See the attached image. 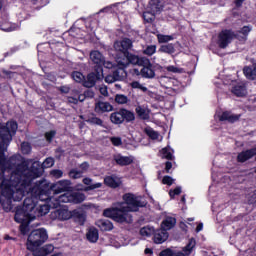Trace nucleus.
Returning a JSON list of instances; mask_svg holds the SVG:
<instances>
[{
  "instance_id": "nucleus-42",
  "label": "nucleus",
  "mask_w": 256,
  "mask_h": 256,
  "mask_svg": "<svg viewBox=\"0 0 256 256\" xmlns=\"http://www.w3.org/2000/svg\"><path fill=\"white\" fill-rule=\"evenodd\" d=\"M87 123L90 125H98L99 127H103V121L97 116L88 118Z\"/></svg>"
},
{
  "instance_id": "nucleus-50",
  "label": "nucleus",
  "mask_w": 256,
  "mask_h": 256,
  "mask_svg": "<svg viewBox=\"0 0 256 256\" xmlns=\"http://www.w3.org/2000/svg\"><path fill=\"white\" fill-rule=\"evenodd\" d=\"M115 101L119 104V105H125V103H127L128 99L127 96L123 95V94H117L115 96Z\"/></svg>"
},
{
  "instance_id": "nucleus-29",
  "label": "nucleus",
  "mask_w": 256,
  "mask_h": 256,
  "mask_svg": "<svg viewBox=\"0 0 256 256\" xmlns=\"http://www.w3.org/2000/svg\"><path fill=\"white\" fill-rule=\"evenodd\" d=\"M175 225H177V219H175V217L167 216L161 223V229H164V231H171Z\"/></svg>"
},
{
  "instance_id": "nucleus-25",
  "label": "nucleus",
  "mask_w": 256,
  "mask_h": 256,
  "mask_svg": "<svg viewBox=\"0 0 256 256\" xmlns=\"http://www.w3.org/2000/svg\"><path fill=\"white\" fill-rule=\"evenodd\" d=\"M165 7V2L163 0H150L148 3L149 11L152 13H161Z\"/></svg>"
},
{
  "instance_id": "nucleus-11",
  "label": "nucleus",
  "mask_w": 256,
  "mask_h": 256,
  "mask_svg": "<svg viewBox=\"0 0 256 256\" xmlns=\"http://www.w3.org/2000/svg\"><path fill=\"white\" fill-rule=\"evenodd\" d=\"M235 39V32L231 29L221 30L218 34L217 45L220 49H227Z\"/></svg>"
},
{
  "instance_id": "nucleus-61",
  "label": "nucleus",
  "mask_w": 256,
  "mask_h": 256,
  "mask_svg": "<svg viewBox=\"0 0 256 256\" xmlns=\"http://www.w3.org/2000/svg\"><path fill=\"white\" fill-rule=\"evenodd\" d=\"M173 250H171L170 248L168 249H164L160 252L159 256H173Z\"/></svg>"
},
{
  "instance_id": "nucleus-56",
  "label": "nucleus",
  "mask_w": 256,
  "mask_h": 256,
  "mask_svg": "<svg viewBox=\"0 0 256 256\" xmlns=\"http://www.w3.org/2000/svg\"><path fill=\"white\" fill-rule=\"evenodd\" d=\"M20 232L22 235H27L29 233V224L27 222L20 223Z\"/></svg>"
},
{
  "instance_id": "nucleus-12",
  "label": "nucleus",
  "mask_w": 256,
  "mask_h": 256,
  "mask_svg": "<svg viewBox=\"0 0 256 256\" xmlns=\"http://www.w3.org/2000/svg\"><path fill=\"white\" fill-rule=\"evenodd\" d=\"M101 79H103V69L94 68V71L90 72L87 75V79L84 80L83 87L91 89L92 87H95L97 81H101Z\"/></svg>"
},
{
  "instance_id": "nucleus-14",
  "label": "nucleus",
  "mask_w": 256,
  "mask_h": 256,
  "mask_svg": "<svg viewBox=\"0 0 256 256\" xmlns=\"http://www.w3.org/2000/svg\"><path fill=\"white\" fill-rule=\"evenodd\" d=\"M32 189L33 187L30 188L31 197H26L23 201V206H22V209L30 213H33V211H35V207H37V199L41 201L38 197H35V195H33V192L31 191Z\"/></svg>"
},
{
  "instance_id": "nucleus-17",
  "label": "nucleus",
  "mask_w": 256,
  "mask_h": 256,
  "mask_svg": "<svg viewBox=\"0 0 256 256\" xmlns=\"http://www.w3.org/2000/svg\"><path fill=\"white\" fill-rule=\"evenodd\" d=\"M94 111L97 115H103V113H111L113 111V105L110 102L97 101L95 102Z\"/></svg>"
},
{
  "instance_id": "nucleus-47",
  "label": "nucleus",
  "mask_w": 256,
  "mask_h": 256,
  "mask_svg": "<svg viewBox=\"0 0 256 256\" xmlns=\"http://www.w3.org/2000/svg\"><path fill=\"white\" fill-rule=\"evenodd\" d=\"M157 51V46L155 45H150L147 46L146 49L143 51L144 55H148L149 57H151V55H155Z\"/></svg>"
},
{
  "instance_id": "nucleus-53",
  "label": "nucleus",
  "mask_w": 256,
  "mask_h": 256,
  "mask_svg": "<svg viewBox=\"0 0 256 256\" xmlns=\"http://www.w3.org/2000/svg\"><path fill=\"white\" fill-rule=\"evenodd\" d=\"M181 186H177L176 188H174V189H171L170 191H169V196H170V198L171 199H175V196L176 195H181Z\"/></svg>"
},
{
  "instance_id": "nucleus-46",
  "label": "nucleus",
  "mask_w": 256,
  "mask_h": 256,
  "mask_svg": "<svg viewBox=\"0 0 256 256\" xmlns=\"http://www.w3.org/2000/svg\"><path fill=\"white\" fill-rule=\"evenodd\" d=\"M74 217H76V219L80 225H85V221H87V216L85 215V213L76 212L74 214Z\"/></svg>"
},
{
  "instance_id": "nucleus-54",
  "label": "nucleus",
  "mask_w": 256,
  "mask_h": 256,
  "mask_svg": "<svg viewBox=\"0 0 256 256\" xmlns=\"http://www.w3.org/2000/svg\"><path fill=\"white\" fill-rule=\"evenodd\" d=\"M146 135H148V137L153 140L159 139V132H157L153 129L146 130Z\"/></svg>"
},
{
  "instance_id": "nucleus-58",
  "label": "nucleus",
  "mask_w": 256,
  "mask_h": 256,
  "mask_svg": "<svg viewBox=\"0 0 256 256\" xmlns=\"http://www.w3.org/2000/svg\"><path fill=\"white\" fill-rule=\"evenodd\" d=\"M49 210H50L49 205L44 204V205H40V208L38 211L40 215H47V213H49Z\"/></svg>"
},
{
  "instance_id": "nucleus-57",
  "label": "nucleus",
  "mask_w": 256,
  "mask_h": 256,
  "mask_svg": "<svg viewBox=\"0 0 256 256\" xmlns=\"http://www.w3.org/2000/svg\"><path fill=\"white\" fill-rule=\"evenodd\" d=\"M110 141L114 147H119L123 145V140H121V137H111Z\"/></svg>"
},
{
  "instance_id": "nucleus-40",
  "label": "nucleus",
  "mask_w": 256,
  "mask_h": 256,
  "mask_svg": "<svg viewBox=\"0 0 256 256\" xmlns=\"http://www.w3.org/2000/svg\"><path fill=\"white\" fill-rule=\"evenodd\" d=\"M135 112L140 119H144V120L149 119V114H147V111L145 110V108H143L141 106H137L135 108Z\"/></svg>"
},
{
  "instance_id": "nucleus-5",
  "label": "nucleus",
  "mask_w": 256,
  "mask_h": 256,
  "mask_svg": "<svg viewBox=\"0 0 256 256\" xmlns=\"http://www.w3.org/2000/svg\"><path fill=\"white\" fill-rule=\"evenodd\" d=\"M103 215L113 219L116 223H128L129 225L133 223V216L129 214V207L107 208L103 211Z\"/></svg>"
},
{
  "instance_id": "nucleus-6",
  "label": "nucleus",
  "mask_w": 256,
  "mask_h": 256,
  "mask_svg": "<svg viewBox=\"0 0 256 256\" xmlns=\"http://www.w3.org/2000/svg\"><path fill=\"white\" fill-rule=\"evenodd\" d=\"M49 239L47 230L44 228L33 230L29 235L26 242L27 249H35V247H41L45 241Z\"/></svg>"
},
{
  "instance_id": "nucleus-20",
  "label": "nucleus",
  "mask_w": 256,
  "mask_h": 256,
  "mask_svg": "<svg viewBox=\"0 0 256 256\" xmlns=\"http://www.w3.org/2000/svg\"><path fill=\"white\" fill-rule=\"evenodd\" d=\"M31 217V212L25 210V208L17 207L14 215V221L16 223H27V219Z\"/></svg>"
},
{
  "instance_id": "nucleus-48",
  "label": "nucleus",
  "mask_w": 256,
  "mask_h": 256,
  "mask_svg": "<svg viewBox=\"0 0 256 256\" xmlns=\"http://www.w3.org/2000/svg\"><path fill=\"white\" fill-rule=\"evenodd\" d=\"M55 135H57V131L51 130L44 134V137L48 143H51L53 139H55Z\"/></svg>"
},
{
  "instance_id": "nucleus-10",
  "label": "nucleus",
  "mask_w": 256,
  "mask_h": 256,
  "mask_svg": "<svg viewBox=\"0 0 256 256\" xmlns=\"http://www.w3.org/2000/svg\"><path fill=\"white\" fill-rule=\"evenodd\" d=\"M124 203L129 207V211H139V207H146L147 202L139 200V197L133 193H125L122 196Z\"/></svg>"
},
{
  "instance_id": "nucleus-9",
  "label": "nucleus",
  "mask_w": 256,
  "mask_h": 256,
  "mask_svg": "<svg viewBox=\"0 0 256 256\" xmlns=\"http://www.w3.org/2000/svg\"><path fill=\"white\" fill-rule=\"evenodd\" d=\"M87 197L81 192H66L58 197L59 203H73L74 205H79L83 203Z\"/></svg>"
},
{
  "instance_id": "nucleus-35",
  "label": "nucleus",
  "mask_w": 256,
  "mask_h": 256,
  "mask_svg": "<svg viewBox=\"0 0 256 256\" xmlns=\"http://www.w3.org/2000/svg\"><path fill=\"white\" fill-rule=\"evenodd\" d=\"M104 185H106V187H110L111 189H117L120 184L113 176H106L104 178Z\"/></svg>"
},
{
  "instance_id": "nucleus-4",
  "label": "nucleus",
  "mask_w": 256,
  "mask_h": 256,
  "mask_svg": "<svg viewBox=\"0 0 256 256\" xmlns=\"http://www.w3.org/2000/svg\"><path fill=\"white\" fill-rule=\"evenodd\" d=\"M133 48V41L129 38H124L120 41V45L115 46L117 51L116 60L120 61L122 67H129V65H138L141 67L142 63H145L147 57H139L137 54L129 52Z\"/></svg>"
},
{
  "instance_id": "nucleus-19",
  "label": "nucleus",
  "mask_w": 256,
  "mask_h": 256,
  "mask_svg": "<svg viewBox=\"0 0 256 256\" xmlns=\"http://www.w3.org/2000/svg\"><path fill=\"white\" fill-rule=\"evenodd\" d=\"M113 161L119 167H128V165H133L134 158L133 156H123L122 154H114Z\"/></svg>"
},
{
  "instance_id": "nucleus-39",
  "label": "nucleus",
  "mask_w": 256,
  "mask_h": 256,
  "mask_svg": "<svg viewBox=\"0 0 256 256\" xmlns=\"http://www.w3.org/2000/svg\"><path fill=\"white\" fill-rule=\"evenodd\" d=\"M196 241L195 238H191L188 242V244L183 248V251L186 255H191V252L195 248Z\"/></svg>"
},
{
  "instance_id": "nucleus-26",
  "label": "nucleus",
  "mask_w": 256,
  "mask_h": 256,
  "mask_svg": "<svg viewBox=\"0 0 256 256\" xmlns=\"http://www.w3.org/2000/svg\"><path fill=\"white\" fill-rule=\"evenodd\" d=\"M243 73L249 81H256V62H252V65L244 66Z\"/></svg>"
},
{
  "instance_id": "nucleus-24",
  "label": "nucleus",
  "mask_w": 256,
  "mask_h": 256,
  "mask_svg": "<svg viewBox=\"0 0 256 256\" xmlns=\"http://www.w3.org/2000/svg\"><path fill=\"white\" fill-rule=\"evenodd\" d=\"M169 239V232L167 230L161 228L156 230L154 233V243L157 245H161V243H165Z\"/></svg>"
},
{
  "instance_id": "nucleus-2",
  "label": "nucleus",
  "mask_w": 256,
  "mask_h": 256,
  "mask_svg": "<svg viewBox=\"0 0 256 256\" xmlns=\"http://www.w3.org/2000/svg\"><path fill=\"white\" fill-rule=\"evenodd\" d=\"M71 189V181L60 180L54 184L49 183L47 179L37 181L32 186V195L42 201H49L51 199V193L53 195H59V193H68Z\"/></svg>"
},
{
  "instance_id": "nucleus-7",
  "label": "nucleus",
  "mask_w": 256,
  "mask_h": 256,
  "mask_svg": "<svg viewBox=\"0 0 256 256\" xmlns=\"http://www.w3.org/2000/svg\"><path fill=\"white\" fill-rule=\"evenodd\" d=\"M135 120V113L126 108H120L110 114V121L113 125H123V123H131Z\"/></svg>"
},
{
  "instance_id": "nucleus-8",
  "label": "nucleus",
  "mask_w": 256,
  "mask_h": 256,
  "mask_svg": "<svg viewBox=\"0 0 256 256\" xmlns=\"http://www.w3.org/2000/svg\"><path fill=\"white\" fill-rule=\"evenodd\" d=\"M43 175V166L41 165V162H34L32 163L31 167L28 168L27 174L25 175L26 179L24 180V185L26 187H29L34 179H38V177H41Z\"/></svg>"
},
{
  "instance_id": "nucleus-41",
  "label": "nucleus",
  "mask_w": 256,
  "mask_h": 256,
  "mask_svg": "<svg viewBox=\"0 0 256 256\" xmlns=\"http://www.w3.org/2000/svg\"><path fill=\"white\" fill-rule=\"evenodd\" d=\"M70 179H81L83 177V171L77 169H71L69 171Z\"/></svg>"
},
{
  "instance_id": "nucleus-1",
  "label": "nucleus",
  "mask_w": 256,
  "mask_h": 256,
  "mask_svg": "<svg viewBox=\"0 0 256 256\" xmlns=\"http://www.w3.org/2000/svg\"><path fill=\"white\" fill-rule=\"evenodd\" d=\"M0 133L2 135V142H0V189H1V196H0V204L3 207L4 211L9 212L11 211V199H13V195L10 198L3 194V181L9 183V179H5V170L7 169V165H9V160L5 155L7 151V147H9V143H11V132H9L7 126L0 128Z\"/></svg>"
},
{
  "instance_id": "nucleus-3",
  "label": "nucleus",
  "mask_w": 256,
  "mask_h": 256,
  "mask_svg": "<svg viewBox=\"0 0 256 256\" xmlns=\"http://www.w3.org/2000/svg\"><path fill=\"white\" fill-rule=\"evenodd\" d=\"M27 171H29V164L26 161L17 164L15 170L10 175L8 183L2 182L4 187L2 195H6L10 199L11 195L17 191V187H27V184H25Z\"/></svg>"
},
{
  "instance_id": "nucleus-59",
  "label": "nucleus",
  "mask_w": 256,
  "mask_h": 256,
  "mask_svg": "<svg viewBox=\"0 0 256 256\" xmlns=\"http://www.w3.org/2000/svg\"><path fill=\"white\" fill-rule=\"evenodd\" d=\"M167 71H169V73H181V68H178L177 66L174 65H170L167 66Z\"/></svg>"
},
{
  "instance_id": "nucleus-22",
  "label": "nucleus",
  "mask_w": 256,
  "mask_h": 256,
  "mask_svg": "<svg viewBox=\"0 0 256 256\" xmlns=\"http://www.w3.org/2000/svg\"><path fill=\"white\" fill-rule=\"evenodd\" d=\"M256 155V147L244 150L237 155V162L238 163H246V161H249V159H253Z\"/></svg>"
},
{
  "instance_id": "nucleus-33",
  "label": "nucleus",
  "mask_w": 256,
  "mask_h": 256,
  "mask_svg": "<svg viewBox=\"0 0 256 256\" xmlns=\"http://www.w3.org/2000/svg\"><path fill=\"white\" fill-rule=\"evenodd\" d=\"M97 227L102 231H113V223L109 220H99Z\"/></svg>"
},
{
  "instance_id": "nucleus-51",
  "label": "nucleus",
  "mask_w": 256,
  "mask_h": 256,
  "mask_svg": "<svg viewBox=\"0 0 256 256\" xmlns=\"http://www.w3.org/2000/svg\"><path fill=\"white\" fill-rule=\"evenodd\" d=\"M21 149L24 155H29L31 153V144L29 142H22Z\"/></svg>"
},
{
  "instance_id": "nucleus-37",
  "label": "nucleus",
  "mask_w": 256,
  "mask_h": 256,
  "mask_svg": "<svg viewBox=\"0 0 256 256\" xmlns=\"http://www.w3.org/2000/svg\"><path fill=\"white\" fill-rule=\"evenodd\" d=\"M155 15H157L156 12H153L151 10L146 11L143 13L142 17L144 19V23H152L155 21Z\"/></svg>"
},
{
  "instance_id": "nucleus-16",
  "label": "nucleus",
  "mask_w": 256,
  "mask_h": 256,
  "mask_svg": "<svg viewBox=\"0 0 256 256\" xmlns=\"http://www.w3.org/2000/svg\"><path fill=\"white\" fill-rule=\"evenodd\" d=\"M90 59L94 63V69H103L105 65V57L99 52V50H93L90 52Z\"/></svg>"
},
{
  "instance_id": "nucleus-34",
  "label": "nucleus",
  "mask_w": 256,
  "mask_h": 256,
  "mask_svg": "<svg viewBox=\"0 0 256 256\" xmlns=\"http://www.w3.org/2000/svg\"><path fill=\"white\" fill-rule=\"evenodd\" d=\"M158 51L159 53H166L167 55H173V53H175V44L168 43V44L161 45Z\"/></svg>"
},
{
  "instance_id": "nucleus-27",
  "label": "nucleus",
  "mask_w": 256,
  "mask_h": 256,
  "mask_svg": "<svg viewBox=\"0 0 256 256\" xmlns=\"http://www.w3.org/2000/svg\"><path fill=\"white\" fill-rule=\"evenodd\" d=\"M241 119V114H231L229 111H224L219 117V121H228V123H237Z\"/></svg>"
},
{
  "instance_id": "nucleus-60",
  "label": "nucleus",
  "mask_w": 256,
  "mask_h": 256,
  "mask_svg": "<svg viewBox=\"0 0 256 256\" xmlns=\"http://www.w3.org/2000/svg\"><path fill=\"white\" fill-rule=\"evenodd\" d=\"M89 162H83L79 165V168L81 169L80 171H82V174L85 173V171H89Z\"/></svg>"
},
{
  "instance_id": "nucleus-64",
  "label": "nucleus",
  "mask_w": 256,
  "mask_h": 256,
  "mask_svg": "<svg viewBox=\"0 0 256 256\" xmlns=\"http://www.w3.org/2000/svg\"><path fill=\"white\" fill-rule=\"evenodd\" d=\"M51 174L53 177H56V179H61V177H63V171L61 170H53Z\"/></svg>"
},
{
  "instance_id": "nucleus-49",
  "label": "nucleus",
  "mask_w": 256,
  "mask_h": 256,
  "mask_svg": "<svg viewBox=\"0 0 256 256\" xmlns=\"http://www.w3.org/2000/svg\"><path fill=\"white\" fill-rule=\"evenodd\" d=\"M169 41H173V36L171 35H158V42L159 43H169Z\"/></svg>"
},
{
  "instance_id": "nucleus-13",
  "label": "nucleus",
  "mask_w": 256,
  "mask_h": 256,
  "mask_svg": "<svg viewBox=\"0 0 256 256\" xmlns=\"http://www.w3.org/2000/svg\"><path fill=\"white\" fill-rule=\"evenodd\" d=\"M140 67H142L140 73L144 79H153V77H155V66L151 63L149 58H146Z\"/></svg>"
},
{
  "instance_id": "nucleus-45",
  "label": "nucleus",
  "mask_w": 256,
  "mask_h": 256,
  "mask_svg": "<svg viewBox=\"0 0 256 256\" xmlns=\"http://www.w3.org/2000/svg\"><path fill=\"white\" fill-rule=\"evenodd\" d=\"M253 31V26L248 25V26H243L238 33H240V35H244V37H249V33Z\"/></svg>"
},
{
  "instance_id": "nucleus-23",
  "label": "nucleus",
  "mask_w": 256,
  "mask_h": 256,
  "mask_svg": "<svg viewBox=\"0 0 256 256\" xmlns=\"http://www.w3.org/2000/svg\"><path fill=\"white\" fill-rule=\"evenodd\" d=\"M117 63V67L112 71V74L114 75L116 81H122V79L127 77V71L125 70L127 68L121 65L120 60H117Z\"/></svg>"
},
{
  "instance_id": "nucleus-36",
  "label": "nucleus",
  "mask_w": 256,
  "mask_h": 256,
  "mask_svg": "<svg viewBox=\"0 0 256 256\" xmlns=\"http://www.w3.org/2000/svg\"><path fill=\"white\" fill-rule=\"evenodd\" d=\"M160 153L162 155V159H167L168 161H173V159H175L170 147L162 148Z\"/></svg>"
},
{
  "instance_id": "nucleus-38",
  "label": "nucleus",
  "mask_w": 256,
  "mask_h": 256,
  "mask_svg": "<svg viewBox=\"0 0 256 256\" xmlns=\"http://www.w3.org/2000/svg\"><path fill=\"white\" fill-rule=\"evenodd\" d=\"M71 78L73 79V81H75L76 83H85V75H83L81 72L79 71H73L71 73Z\"/></svg>"
},
{
  "instance_id": "nucleus-21",
  "label": "nucleus",
  "mask_w": 256,
  "mask_h": 256,
  "mask_svg": "<svg viewBox=\"0 0 256 256\" xmlns=\"http://www.w3.org/2000/svg\"><path fill=\"white\" fill-rule=\"evenodd\" d=\"M52 219H58V221H69L71 217H73V214H71V211L68 209H57L52 214Z\"/></svg>"
},
{
  "instance_id": "nucleus-15",
  "label": "nucleus",
  "mask_w": 256,
  "mask_h": 256,
  "mask_svg": "<svg viewBox=\"0 0 256 256\" xmlns=\"http://www.w3.org/2000/svg\"><path fill=\"white\" fill-rule=\"evenodd\" d=\"M55 247L52 244H46L44 246L35 247L34 249H28L32 252L33 256H47L53 253Z\"/></svg>"
},
{
  "instance_id": "nucleus-18",
  "label": "nucleus",
  "mask_w": 256,
  "mask_h": 256,
  "mask_svg": "<svg viewBox=\"0 0 256 256\" xmlns=\"http://www.w3.org/2000/svg\"><path fill=\"white\" fill-rule=\"evenodd\" d=\"M6 127L11 135V141H13V136L17 134V129H19V124L15 120H9L5 124L0 126V129ZM0 143H3V136L0 132Z\"/></svg>"
},
{
  "instance_id": "nucleus-63",
  "label": "nucleus",
  "mask_w": 256,
  "mask_h": 256,
  "mask_svg": "<svg viewBox=\"0 0 256 256\" xmlns=\"http://www.w3.org/2000/svg\"><path fill=\"white\" fill-rule=\"evenodd\" d=\"M115 81H117L115 79V76L114 74H108L106 77H105V83H115Z\"/></svg>"
},
{
  "instance_id": "nucleus-44",
  "label": "nucleus",
  "mask_w": 256,
  "mask_h": 256,
  "mask_svg": "<svg viewBox=\"0 0 256 256\" xmlns=\"http://www.w3.org/2000/svg\"><path fill=\"white\" fill-rule=\"evenodd\" d=\"M81 97H83V99H93L95 92L92 89H87L83 94H80L78 98L81 99Z\"/></svg>"
},
{
  "instance_id": "nucleus-28",
  "label": "nucleus",
  "mask_w": 256,
  "mask_h": 256,
  "mask_svg": "<svg viewBox=\"0 0 256 256\" xmlns=\"http://www.w3.org/2000/svg\"><path fill=\"white\" fill-rule=\"evenodd\" d=\"M82 183L84 185H87L84 188V191H95V189H101V187H103V184L101 182H97L95 184H92L93 183V179H91L89 177L84 178L82 180Z\"/></svg>"
},
{
  "instance_id": "nucleus-30",
  "label": "nucleus",
  "mask_w": 256,
  "mask_h": 256,
  "mask_svg": "<svg viewBox=\"0 0 256 256\" xmlns=\"http://www.w3.org/2000/svg\"><path fill=\"white\" fill-rule=\"evenodd\" d=\"M86 238L89 243H97L99 241V230L95 227L90 228L86 233Z\"/></svg>"
},
{
  "instance_id": "nucleus-52",
  "label": "nucleus",
  "mask_w": 256,
  "mask_h": 256,
  "mask_svg": "<svg viewBox=\"0 0 256 256\" xmlns=\"http://www.w3.org/2000/svg\"><path fill=\"white\" fill-rule=\"evenodd\" d=\"M175 183V179L173 177L166 175L162 178V184L163 185H168V187H171Z\"/></svg>"
},
{
  "instance_id": "nucleus-31",
  "label": "nucleus",
  "mask_w": 256,
  "mask_h": 256,
  "mask_svg": "<svg viewBox=\"0 0 256 256\" xmlns=\"http://www.w3.org/2000/svg\"><path fill=\"white\" fill-rule=\"evenodd\" d=\"M0 29L1 31H15V24L9 22V18H4L0 20Z\"/></svg>"
},
{
  "instance_id": "nucleus-32",
  "label": "nucleus",
  "mask_w": 256,
  "mask_h": 256,
  "mask_svg": "<svg viewBox=\"0 0 256 256\" xmlns=\"http://www.w3.org/2000/svg\"><path fill=\"white\" fill-rule=\"evenodd\" d=\"M232 93L236 97H245L247 95V87L245 85H235L232 88Z\"/></svg>"
},
{
  "instance_id": "nucleus-55",
  "label": "nucleus",
  "mask_w": 256,
  "mask_h": 256,
  "mask_svg": "<svg viewBox=\"0 0 256 256\" xmlns=\"http://www.w3.org/2000/svg\"><path fill=\"white\" fill-rule=\"evenodd\" d=\"M140 235L142 237H151V228L145 226L140 229Z\"/></svg>"
},
{
  "instance_id": "nucleus-62",
  "label": "nucleus",
  "mask_w": 256,
  "mask_h": 256,
  "mask_svg": "<svg viewBox=\"0 0 256 256\" xmlns=\"http://www.w3.org/2000/svg\"><path fill=\"white\" fill-rule=\"evenodd\" d=\"M234 39H237L238 41L245 42V41H247L248 38H247V36L238 32L237 34L234 33Z\"/></svg>"
},
{
  "instance_id": "nucleus-43",
  "label": "nucleus",
  "mask_w": 256,
  "mask_h": 256,
  "mask_svg": "<svg viewBox=\"0 0 256 256\" xmlns=\"http://www.w3.org/2000/svg\"><path fill=\"white\" fill-rule=\"evenodd\" d=\"M41 165L42 169H49L55 165V159L48 157L44 160V162Z\"/></svg>"
}]
</instances>
